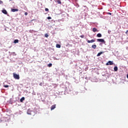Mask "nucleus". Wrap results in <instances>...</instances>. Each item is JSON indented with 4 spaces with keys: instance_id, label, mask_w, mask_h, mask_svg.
<instances>
[{
    "instance_id": "f257e3e1",
    "label": "nucleus",
    "mask_w": 128,
    "mask_h": 128,
    "mask_svg": "<svg viewBox=\"0 0 128 128\" xmlns=\"http://www.w3.org/2000/svg\"><path fill=\"white\" fill-rule=\"evenodd\" d=\"M13 75H14V79H17V80L20 79V77L19 74H16V73H13Z\"/></svg>"
},
{
    "instance_id": "f03ea898",
    "label": "nucleus",
    "mask_w": 128,
    "mask_h": 128,
    "mask_svg": "<svg viewBox=\"0 0 128 128\" xmlns=\"http://www.w3.org/2000/svg\"><path fill=\"white\" fill-rule=\"evenodd\" d=\"M97 40L98 42H103V43L106 42L104 39H103V38H98V39H97Z\"/></svg>"
},
{
    "instance_id": "7ed1b4c3",
    "label": "nucleus",
    "mask_w": 128,
    "mask_h": 128,
    "mask_svg": "<svg viewBox=\"0 0 128 128\" xmlns=\"http://www.w3.org/2000/svg\"><path fill=\"white\" fill-rule=\"evenodd\" d=\"M95 42H96V40H94V39H92L91 40H88V44Z\"/></svg>"
},
{
    "instance_id": "20e7f679",
    "label": "nucleus",
    "mask_w": 128,
    "mask_h": 128,
    "mask_svg": "<svg viewBox=\"0 0 128 128\" xmlns=\"http://www.w3.org/2000/svg\"><path fill=\"white\" fill-rule=\"evenodd\" d=\"M106 66H108V64H114V62L112 60H108V63H106Z\"/></svg>"
},
{
    "instance_id": "39448f33",
    "label": "nucleus",
    "mask_w": 128,
    "mask_h": 128,
    "mask_svg": "<svg viewBox=\"0 0 128 128\" xmlns=\"http://www.w3.org/2000/svg\"><path fill=\"white\" fill-rule=\"evenodd\" d=\"M32 113H33V111H30V109L29 108L28 110V115H32Z\"/></svg>"
},
{
    "instance_id": "423d86ee",
    "label": "nucleus",
    "mask_w": 128,
    "mask_h": 128,
    "mask_svg": "<svg viewBox=\"0 0 128 128\" xmlns=\"http://www.w3.org/2000/svg\"><path fill=\"white\" fill-rule=\"evenodd\" d=\"M56 108V104H52L51 106V110H54Z\"/></svg>"
},
{
    "instance_id": "0eeeda50",
    "label": "nucleus",
    "mask_w": 128,
    "mask_h": 128,
    "mask_svg": "<svg viewBox=\"0 0 128 128\" xmlns=\"http://www.w3.org/2000/svg\"><path fill=\"white\" fill-rule=\"evenodd\" d=\"M104 52H98L97 54V56H100L102 54H104Z\"/></svg>"
},
{
    "instance_id": "6e6552de",
    "label": "nucleus",
    "mask_w": 128,
    "mask_h": 128,
    "mask_svg": "<svg viewBox=\"0 0 128 128\" xmlns=\"http://www.w3.org/2000/svg\"><path fill=\"white\" fill-rule=\"evenodd\" d=\"M11 10L12 12H18V8H12Z\"/></svg>"
},
{
    "instance_id": "1a4fd4ad",
    "label": "nucleus",
    "mask_w": 128,
    "mask_h": 128,
    "mask_svg": "<svg viewBox=\"0 0 128 128\" xmlns=\"http://www.w3.org/2000/svg\"><path fill=\"white\" fill-rule=\"evenodd\" d=\"M2 12L4 14H8V12L6 10H2Z\"/></svg>"
},
{
    "instance_id": "9d476101",
    "label": "nucleus",
    "mask_w": 128,
    "mask_h": 128,
    "mask_svg": "<svg viewBox=\"0 0 128 128\" xmlns=\"http://www.w3.org/2000/svg\"><path fill=\"white\" fill-rule=\"evenodd\" d=\"M18 39H15V40H14V44H18Z\"/></svg>"
},
{
    "instance_id": "9b49d317",
    "label": "nucleus",
    "mask_w": 128,
    "mask_h": 128,
    "mask_svg": "<svg viewBox=\"0 0 128 128\" xmlns=\"http://www.w3.org/2000/svg\"><path fill=\"white\" fill-rule=\"evenodd\" d=\"M56 48H61L60 44H56Z\"/></svg>"
},
{
    "instance_id": "f8f14e48",
    "label": "nucleus",
    "mask_w": 128,
    "mask_h": 128,
    "mask_svg": "<svg viewBox=\"0 0 128 128\" xmlns=\"http://www.w3.org/2000/svg\"><path fill=\"white\" fill-rule=\"evenodd\" d=\"M92 31H93V32H96L97 31H98V29H96V28H93Z\"/></svg>"
},
{
    "instance_id": "ddd939ff",
    "label": "nucleus",
    "mask_w": 128,
    "mask_h": 128,
    "mask_svg": "<svg viewBox=\"0 0 128 128\" xmlns=\"http://www.w3.org/2000/svg\"><path fill=\"white\" fill-rule=\"evenodd\" d=\"M118 70V68L117 66H116L115 67H114V71L116 72Z\"/></svg>"
},
{
    "instance_id": "4468645a",
    "label": "nucleus",
    "mask_w": 128,
    "mask_h": 128,
    "mask_svg": "<svg viewBox=\"0 0 128 128\" xmlns=\"http://www.w3.org/2000/svg\"><path fill=\"white\" fill-rule=\"evenodd\" d=\"M92 48H94V50H95L96 48V45L94 44L93 46H92Z\"/></svg>"
},
{
    "instance_id": "2eb2a0df",
    "label": "nucleus",
    "mask_w": 128,
    "mask_h": 128,
    "mask_svg": "<svg viewBox=\"0 0 128 128\" xmlns=\"http://www.w3.org/2000/svg\"><path fill=\"white\" fill-rule=\"evenodd\" d=\"M102 35L101 34V33H98V34H97V36L98 37H102Z\"/></svg>"
},
{
    "instance_id": "dca6fc26",
    "label": "nucleus",
    "mask_w": 128,
    "mask_h": 128,
    "mask_svg": "<svg viewBox=\"0 0 128 128\" xmlns=\"http://www.w3.org/2000/svg\"><path fill=\"white\" fill-rule=\"evenodd\" d=\"M25 98L23 97L20 98V102H22L24 100Z\"/></svg>"
},
{
    "instance_id": "f3484780",
    "label": "nucleus",
    "mask_w": 128,
    "mask_h": 128,
    "mask_svg": "<svg viewBox=\"0 0 128 128\" xmlns=\"http://www.w3.org/2000/svg\"><path fill=\"white\" fill-rule=\"evenodd\" d=\"M48 67H52V63H50V64H48Z\"/></svg>"
},
{
    "instance_id": "a211bd4d",
    "label": "nucleus",
    "mask_w": 128,
    "mask_h": 128,
    "mask_svg": "<svg viewBox=\"0 0 128 128\" xmlns=\"http://www.w3.org/2000/svg\"><path fill=\"white\" fill-rule=\"evenodd\" d=\"M58 2V4H62V2H61V0H58V2Z\"/></svg>"
},
{
    "instance_id": "6ab92c4d",
    "label": "nucleus",
    "mask_w": 128,
    "mask_h": 128,
    "mask_svg": "<svg viewBox=\"0 0 128 128\" xmlns=\"http://www.w3.org/2000/svg\"><path fill=\"white\" fill-rule=\"evenodd\" d=\"M4 88H8L9 85H6V84H4Z\"/></svg>"
},
{
    "instance_id": "aec40b11",
    "label": "nucleus",
    "mask_w": 128,
    "mask_h": 128,
    "mask_svg": "<svg viewBox=\"0 0 128 128\" xmlns=\"http://www.w3.org/2000/svg\"><path fill=\"white\" fill-rule=\"evenodd\" d=\"M80 37H81L82 38H84V35H80Z\"/></svg>"
},
{
    "instance_id": "412c9836",
    "label": "nucleus",
    "mask_w": 128,
    "mask_h": 128,
    "mask_svg": "<svg viewBox=\"0 0 128 128\" xmlns=\"http://www.w3.org/2000/svg\"><path fill=\"white\" fill-rule=\"evenodd\" d=\"M45 10H46V12H48L49 10H48V8H45Z\"/></svg>"
},
{
    "instance_id": "4be33fe9",
    "label": "nucleus",
    "mask_w": 128,
    "mask_h": 128,
    "mask_svg": "<svg viewBox=\"0 0 128 128\" xmlns=\"http://www.w3.org/2000/svg\"><path fill=\"white\" fill-rule=\"evenodd\" d=\"M45 37H48V34H45Z\"/></svg>"
},
{
    "instance_id": "5701e85b",
    "label": "nucleus",
    "mask_w": 128,
    "mask_h": 128,
    "mask_svg": "<svg viewBox=\"0 0 128 128\" xmlns=\"http://www.w3.org/2000/svg\"><path fill=\"white\" fill-rule=\"evenodd\" d=\"M24 14H25V16H28V12H24Z\"/></svg>"
},
{
    "instance_id": "b1692460",
    "label": "nucleus",
    "mask_w": 128,
    "mask_h": 128,
    "mask_svg": "<svg viewBox=\"0 0 128 128\" xmlns=\"http://www.w3.org/2000/svg\"><path fill=\"white\" fill-rule=\"evenodd\" d=\"M48 20H50L52 18V17H48Z\"/></svg>"
},
{
    "instance_id": "393cba45",
    "label": "nucleus",
    "mask_w": 128,
    "mask_h": 128,
    "mask_svg": "<svg viewBox=\"0 0 128 128\" xmlns=\"http://www.w3.org/2000/svg\"><path fill=\"white\" fill-rule=\"evenodd\" d=\"M3 4V2H2V0H0V4Z\"/></svg>"
},
{
    "instance_id": "a878e982",
    "label": "nucleus",
    "mask_w": 128,
    "mask_h": 128,
    "mask_svg": "<svg viewBox=\"0 0 128 128\" xmlns=\"http://www.w3.org/2000/svg\"><path fill=\"white\" fill-rule=\"evenodd\" d=\"M126 34H128V30H126Z\"/></svg>"
},
{
    "instance_id": "bb28decb",
    "label": "nucleus",
    "mask_w": 128,
    "mask_h": 128,
    "mask_svg": "<svg viewBox=\"0 0 128 128\" xmlns=\"http://www.w3.org/2000/svg\"><path fill=\"white\" fill-rule=\"evenodd\" d=\"M108 14H112V12H108Z\"/></svg>"
},
{
    "instance_id": "cd10ccee",
    "label": "nucleus",
    "mask_w": 128,
    "mask_h": 128,
    "mask_svg": "<svg viewBox=\"0 0 128 128\" xmlns=\"http://www.w3.org/2000/svg\"><path fill=\"white\" fill-rule=\"evenodd\" d=\"M126 77H127V78H128V74H127Z\"/></svg>"
},
{
    "instance_id": "c85d7f7f",
    "label": "nucleus",
    "mask_w": 128,
    "mask_h": 128,
    "mask_svg": "<svg viewBox=\"0 0 128 128\" xmlns=\"http://www.w3.org/2000/svg\"><path fill=\"white\" fill-rule=\"evenodd\" d=\"M40 85L42 86V82L40 83Z\"/></svg>"
},
{
    "instance_id": "c756f323",
    "label": "nucleus",
    "mask_w": 128,
    "mask_h": 128,
    "mask_svg": "<svg viewBox=\"0 0 128 128\" xmlns=\"http://www.w3.org/2000/svg\"><path fill=\"white\" fill-rule=\"evenodd\" d=\"M57 2H58V0H57Z\"/></svg>"
}]
</instances>
